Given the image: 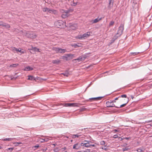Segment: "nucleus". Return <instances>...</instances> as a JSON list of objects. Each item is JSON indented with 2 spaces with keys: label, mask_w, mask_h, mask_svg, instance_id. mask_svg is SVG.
Listing matches in <instances>:
<instances>
[{
  "label": "nucleus",
  "mask_w": 152,
  "mask_h": 152,
  "mask_svg": "<svg viewBox=\"0 0 152 152\" xmlns=\"http://www.w3.org/2000/svg\"><path fill=\"white\" fill-rule=\"evenodd\" d=\"M103 97H97L91 98H89V100H99L102 99Z\"/></svg>",
  "instance_id": "11"
},
{
  "label": "nucleus",
  "mask_w": 152,
  "mask_h": 152,
  "mask_svg": "<svg viewBox=\"0 0 152 152\" xmlns=\"http://www.w3.org/2000/svg\"><path fill=\"white\" fill-rule=\"evenodd\" d=\"M80 136V135H78L77 134H73L72 135V137L73 138H75L76 137H78Z\"/></svg>",
  "instance_id": "27"
},
{
  "label": "nucleus",
  "mask_w": 152,
  "mask_h": 152,
  "mask_svg": "<svg viewBox=\"0 0 152 152\" xmlns=\"http://www.w3.org/2000/svg\"><path fill=\"white\" fill-rule=\"evenodd\" d=\"M120 99V97H119V96H118V97H116V98L115 99V100H117L118 99Z\"/></svg>",
  "instance_id": "52"
},
{
  "label": "nucleus",
  "mask_w": 152,
  "mask_h": 152,
  "mask_svg": "<svg viewBox=\"0 0 152 152\" xmlns=\"http://www.w3.org/2000/svg\"><path fill=\"white\" fill-rule=\"evenodd\" d=\"M111 102H112V103H113L114 102H115V100L114 99V100H113L112 101H111Z\"/></svg>",
  "instance_id": "53"
},
{
  "label": "nucleus",
  "mask_w": 152,
  "mask_h": 152,
  "mask_svg": "<svg viewBox=\"0 0 152 152\" xmlns=\"http://www.w3.org/2000/svg\"><path fill=\"white\" fill-rule=\"evenodd\" d=\"M114 0H109V5L108 6V8L109 10L111 9L112 8Z\"/></svg>",
  "instance_id": "8"
},
{
  "label": "nucleus",
  "mask_w": 152,
  "mask_h": 152,
  "mask_svg": "<svg viewBox=\"0 0 152 152\" xmlns=\"http://www.w3.org/2000/svg\"><path fill=\"white\" fill-rule=\"evenodd\" d=\"M83 152H86V151H84Z\"/></svg>",
  "instance_id": "62"
},
{
  "label": "nucleus",
  "mask_w": 152,
  "mask_h": 152,
  "mask_svg": "<svg viewBox=\"0 0 152 152\" xmlns=\"http://www.w3.org/2000/svg\"><path fill=\"white\" fill-rule=\"evenodd\" d=\"M13 138H6L4 139H2V140L3 141H11L13 140Z\"/></svg>",
  "instance_id": "20"
},
{
  "label": "nucleus",
  "mask_w": 152,
  "mask_h": 152,
  "mask_svg": "<svg viewBox=\"0 0 152 152\" xmlns=\"http://www.w3.org/2000/svg\"><path fill=\"white\" fill-rule=\"evenodd\" d=\"M28 79L30 80H35L34 77L33 76H28Z\"/></svg>",
  "instance_id": "24"
},
{
  "label": "nucleus",
  "mask_w": 152,
  "mask_h": 152,
  "mask_svg": "<svg viewBox=\"0 0 152 152\" xmlns=\"http://www.w3.org/2000/svg\"><path fill=\"white\" fill-rule=\"evenodd\" d=\"M113 137L115 138H117L118 137V136L117 135V134H115V135H114V136H113Z\"/></svg>",
  "instance_id": "44"
},
{
  "label": "nucleus",
  "mask_w": 152,
  "mask_h": 152,
  "mask_svg": "<svg viewBox=\"0 0 152 152\" xmlns=\"http://www.w3.org/2000/svg\"><path fill=\"white\" fill-rule=\"evenodd\" d=\"M124 29V25L123 24H121L118 28L117 32L116 35L114 36L113 38L115 40L117 39L118 37H120L122 34Z\"/></svg>",
  "instance_id": "1"
},
{
  "label": "nucleus",
  "mask_w": 152,
  "mask_h": 152,
  "mask_svg": "<svg viewBox=\"0 0 152 152\" xmlns=\"http://www.w3.org/2000/svg\"><path fill=\"white\" fill-rule=\"evenodd\" d=\"M105 144V142L104 141H101L100 142V144L101 145H104Z\"/></svg>",
  "instance_id": "36"
},
{
  "label": "nucleus",
  "mask_w": 152,
  "mask_h": 152,
  "mask_svg": "<svg viewBox=\"0 0 152 152\" xmlns=\"http://www.w3.org/2000/svg\"><path fill=\"white\" fill-rule=\"evenodd\" d=\"M62 74L64 76H66L68 77L69 75V73L68 72H64L62 73Z\"/></svg>",
  "instance_id": "28"
},
{
  "label": "nucleus",
  "mask_w": 152,
  "mask_h": 152,
  "mask_svg": "<svg viewBox=\"0 0 152 152\" xmlns=\"http://www.w3.org/2000/svg\"><path fill=\"white\" fill-rule=\"evenodd\" d=\"M114 23V21H111L109 24V26H113Z\"/></svg>",
  "instance_id": "30"
},
{
  "label": "nucleus",
  "mask_w": 152,
  "mask_h": 152,
  "mask_svg": "<svg viewBox=\"0 0 152 152\" xmlns=\"http://www.w3.org/2000/svg\"><path fill=\"white\" fill-rule=\"evenodd\" d=\"M43 10L44 12H50V11H51V10H50L48 8H43Z\"/></svg>",
  "instance_id": "26"
},
{
  "label": "nucleus",
  "mask_w": 152,
  "mask_h": 152,
  "mask_svg": "<svg viewBox=\"0 0 152 152\" xmlns=\"http://www.w3.org/2000/svg\"><path fill=\"white\" fill-rule=\"evenodd\" d=\"M107 107H117V106L113 104L111 102L107 101L106 103Z\"/></svg>",
  "instance_id": "6"
},
{
  "label": "nucleus",
  "mask_w": 152,
  "mask_h": 152,
  "mask_svg": "<svg viewBox=\"0 0 152 152\" xmlns=\"http://www.w3.org/2000/svg\"><path fill=\"white\" fill-rule=\"evenodd\" d=\"M53 150L54 152H57L58 151V148H54L53 149Z\"/></svg>",
  "instance_id": "43"
},
{
  "label": "nucleus",
  "mask_w": 152,
  "mask_h": 152,
  "mask_svg": "<svg viewBox=\"0 0 152 152\" xmlns=\"http://www.w3.org/2000/svg\"><path fill=\"white\" fill-rule=\"evenodd\" d=\"M102 19V18H99V17H98L97 18L95 19L94 20H92L91 21V22L92 23H96L99 21L100 20H101Z\"/></svg>",
  "instance_id": "12"
},
{
  "label": "nucleus",
  "mask_w": 152,
  "mask_h": 152,
  "mask_svg": "<svg viewBox=\"0 0 152 152\" xmlns=\"http://www.w3.org/2000/svg\"><path fill=\"white\" fill-rule=\"evenodd\" d=\"M13 79V78H12L11 79V80H12V79Z\"/></svg>",
  "instance_id": "61"
},
{
  "label": "nucleus",
  "mask_w": 152,
  "mask_h": 152,
  "mask_svg": "<svg viewBox=\"0 0 152 152\" xmlns=\"http://www.w3.org/2000/svg\"><path fill=\"white\" fill-rule=\"evenodd\" d=\"M83 142L80 145L82 146H85L86 147H89V141H85L84 142ZM89 142H91L90 141H89Z\"/></svg>",
  "instance_id": "7"
},
{
  "label": "nucleus",
  "mask_w": 152,
  "mask_h": 152,
  "mask_svg": "<svg viewBox=\"0 0 152 152\" xmlns=\"http://www.w3.org/2000/svg\"><path fill=\"white\" fill-rule=\"evenodd\" d=\"M128 148H123V151H127L128 150Z\"/></svg>",
  "instance_id": "39"
},
{
  "label": "nucleus",
  "mask_w": 152,
  "mask_h": 152,
  "mask_svg": "<svg viewBox=\"0 0 152 152\" xmlns=\"http://www.w3.org/2000/svg\"><path fill=\"white\" fill-rule=\"evenodd\" d=\"M55 24L58 28H64L66 26V23L61 20H59L55 22Z\"/></svg>",
  "instance_id": "2"
},
{
  "label": "nucleus",
  "mask_w": 152,
  "mask_h": 152,
  "mask_svg": "<svg viewBox=\"0 0 152 152\" xmlns=\"http://www.w3.org/2000/svg\"><path fill=\"white\" fill-rule=\"evenodd\" d=\"M90 67V66H88V67Z\"/></svg>",
  "instance_id": "59"
},
{
  "label": "nucleus",
  "mask_w": 152,
  "mask_h": 152,
  "mask_svg": "<svg viewBox=\"0 0 152 152\" xmlns=\"http://www.w3.org/2000/svg\"><path fill=\"white\" fill-rule=\"evenodd\" d=\"M119 97L120 98V100L121 101H123V99H121V98H126L127 96L126 94H123V95H121L120 96H119Z\"/></svg>",
  "instance_id": "17"
},
{
  "label": "nucleus",
  "mask_w": 152,
  "mask_h": 152,
  "mask_svg": "<svg viewBox=\"0 0 152 152\" xmlns=\"http://www.w3.org/2000/svg\"><path fill=\"white\" fill-rule=\"evenodd\" d=\"M124 139H126V140H129V139H131V138H130V137H125V138H124Z\"/></svg>",
  "instance_id": "47"
},
{
  "label": "nucleus",
  "mask_w": 152,
  "mask_h": 152,
  "mask_svg": "<svg viewBox=\"0 0 152 152\" xmlns=\"http://www.w3.org/2000/svg\"><path fill=\"white\" fill-rule=\"evenodd\" d=\"M102 149L104 150L105 151H107V145H104V147H102L101 148Z\"/></svg>",
  "instance_id": "34"
},
{
  "label": "nucleus",
  "mask_w": 152,
  "mask_h": 152,
  "mask_svg": "<svg viewBox=\"0 0 152 152\" xmlns=\"http://www.w3.org/2000/svg\"><path fill=\"white\" fill-rule=\"evenodd\" d=\"M61 62V61L58 59L52 61V63L54 64H58Z\"/></svg>",
  "instance_id": "15"
},
{
  "label": "nucleus",
  "mask_w": 152,
  "mask_h": 152,
  "mask_svg": "<svg viewBox=\"0 0 152 152\" xmlns=\"http://www.w3.org/2000/svg\"><path fill=\"white\" fill-rule=\"evenodd\" d=\"M27 35L28 37L33 39L37 37L36 35L33 33H31L29 34H27Z\"/></svg>",
  "instance_id": "9"
},
{
  "label": "nucleus",
  "mask_w": 152,
  "mask_h": 152,
  "mask_svg": "<svg viewBox=\"0 0 152 152\" xmlns=\"http://www.w3.org/2000/svg\"><path fill=\"white\" fill-rule=\"evenodd\" d=\"M90 35L89 32H87L86 33H85L83 35H78L77 37V38L79 39H84L86 38Z\"/></svg>",
  "instance_id": "4"
},
{
  "label": "nucleus",
  "mask_w": 152,
  "mask_h": 152,
  "mask_svg": "<svg viewBox=\"0 0 152 152\" xmlns=\"http://www.w3.org/2000/svg\"><path fill=\"white\" fill-rule=\"evenodd\" d=\"M114 131L115 132H117V131L116 130V129H114Z\"/></svg>",
  "instance_id": "56"
},
{
  "label": "nucleus",
  "mask_w": 152,
  "mask_h": 152,
  "mask_svg": "<svg viewBox=\"0 0 152 152\" xmlns=\"http://www.w3.org/2000/svg\"><path fill=\"white\" fill-rule=\"evenodd\" d=\"M80 105V104L77 103H67L64 104L65 107H75L79 106Z\"/></svg>",
  "instance_id": "5"
},
{
  "label": "nucleus",
  "mask_w": 152,
  "mask_h": 152,
  "mask_svg": "<svg viewBox=\"0 0 152 152\" xmlns=\"http://www.w3.org/2000/svg\"><path fill=\"white\" fill-rule=\"evenodd\" d=\"M128 101H127L126 103L124 104H122V105H121L119 107H117L116 108H120L124 107H125L126 105V104L128 103Z\"/></svg>",
  "instance_id": "22"
},
{
  "label": "nucleus",
  "mask_w": 152,
  "mask_h": 152,
  "mask_svg": "<svg viewBox=\"0 0 152 152\" xmlns=\"http://www.w3.org/2000/svg\"><path fill=\"white\" fill-rule=\"evenodd\" d=\"M68 13V11L64 12L61 15L62 18H66L69 15Z\"/></svg>",
  "instance_id": "10"
},
{
  "label": "nucleus",
  "mask_w": 152,
  "mask_h": 152,
  "mask_svg": "<svg viewBox=\"0 0 152 152\" xmlns=\"http://www.w3.org/2000/svg\"><path fill=\"white\" fill-rule=\"evenodd\" d=\"M19 65L18 64H14L11 65L10 66V67H16Z\"/></svg>",
  "instance_id": "25"
},
{
  "label": "nucleus",
  "mask_w": 152,
  "mask_h": 152,
  "mask_svg": "<svg viewBox=\"0 0 152 152\" xmlns=\"http://www.w3.org/2000/svg\"><path fill=\"white\" fill-rule=\"evenodd\" d=\"M86 110V109L84 108V107H83L82 108H81L80 109V111L81 112L85 110Z\"/></svg>",
  "instance_id": "35"
},
{
  "label": "nucleus",
  "mask_w": 152,
  "mask_h": 152,
  "mask_svg": "<svg viewBox=\"0 0 152 152\" xmlns=\"http://www.w3.org/2000/svg\"><path fill=\"white\" fill-rule=\"evenodd\" d=\"M81 145H79L78 143L75 144L73 146V149L78 150L80 148Z\"/></svg>",
  "instance_id": "14"
},
{
  "label": "nucleus",
  "mask_w": 152,
  "mask_h": 152,
  "mask_svg": "<svg viewBox=\"0 0 152 152\" xmlns=\"http://www.w3.org/2000/svg\"><path fill=\"white\" fill-rule=\"evenodd\" d=\"M65 152H67V151H65Z\"/></svg>",
  "instance_id": "60"
},
{
  "label": "nucleus",
  "mask_w": 152,
  "mask_h": 152,
  "mask_svg": "<svg viewBox=\"0 0 152 152\" xmlns=\"http://www.w3.org/2000/svg\"><path fill=\"white\" fill-rule=\"evenodd\" d=\"M44 140H45V142H47L48 140V138L45 139Z\"/></svg>",
  "instance_id": "54"
},
{
  "label": "nucleus",
  "mask_w": 152,
  "mask_h": 152,
  "mask_svg": "<svg viewBox=\"0 0 152 152\" xmlns=\"http://www.w3.org/2000/svg\"><path fill=\"white\" fill-rule=\"evenodd\" d=\"M67 56L68 57V58H70V60L73 58V55L71 54H67Z\"/></svg>",
  "instance_id": "21"
},
{
  "label": "nucleus",
  "mask_w": 152,
  "mask_h": 152,
  "mask_svg": "<svg viewBox=\"0 0 152 152\" xmlns=\"http://www.w3.org/2000/svg\"><path fill=\"white\" fill-rule=\"evenodd\" d=\"M33 68L29 66H28L25 68L24 69V70L26 71H28L30 70H33Z\"/></svg>",
  "instance_id": "16"
},
{
  "label": "nucleus",
  "mask_w": 152,
  "mask_h": 152,
  "mask_svg": "<svg viewBox=\"0 0 152 152\" xmlns=\"http://www.w3.org/2000/svg\"><path fill=\"white\" fill-rule=\"evenodd\" d=\"M53 50L57 53H63L66 52V49H62L59 48H55L53 49Z\"/></svg>",
  "instance_id": "3"
},
{
  "label": "nucleus",
  "mask_w": 152,
  "mask_h": 152,
  "mask_svg": "<svg viewBox=\"0 0 152 152\" xmlns=\"http://www.w3.org/2000/svg\"><path fill=\"white\" fill-rule=\"evenodd\" d=\"M63 150V151H64L66 149V148L65 147L64 148H61Z\"/></svg>",
  "instance_id": "51"
},
{
  "label": "nucleus",
  "mask_w": 152,
  "mask_h": 152,
  "mask_svg": "<svg viewBox=\"0 0 152 152\" xmlns=\"http://www.w3.org/2000/svg\"><path fill=\"white\" fill-rule=\"evenodd\" d=\"M17 52H19L21 53H24V51L21 50V49L20 48L17 49Z\"/></svg>",
  "instance_id": "29"
},
{
  "label": "nucleus",
  "mask_w": 152,
  "mask_h": 152,
  "mask_svg": "<svg viewBox=\"0 0 152 152\" xmlns=\"http://www.w3.org/2000/svg\"><path fill=\"white\" fill-rule=\"evenodd\" d=\"M41 140L40 141V142H45V140H44V139H41Z\"/></svg>",
  "instance_id": "46"
},
{
  "label": "nucleus",
  "mask_w": 152,
  "mask_h": 152,
  "mask_svg": "<svg viewBox=\"0 0 152 152\" xmlns=\"http://www.w3.org/2000/svg\"><path fill=\"white\" fill-rule=\"evenodd\" d=\"M17 48L14 47H13L11 48V50L14 52H15V51H17Z\"/></svg>",
  "instance_id": "33"
},
{
  "label": "nucleus",
  "mask_w": 152,
  "mask_h": 152,
  "mask_svg": "<svg viewBox=\"0 0 152 152\" xmlns=\"http://www.w3.org/2000/svg\"><path fill=\"white\" fill-rule=\"evenodd\" d=\"M13 149H14V148H8V149L7 150L8 151L9 150L10 151V152H12Z\"/></svg>",
  "instance_id": "37"
},
{
  "label": "nucleus",
  "mask_w": 152,
  "mask_h": 152,
  "mask_svg": "<svg viewBox=\"0 0 152 152\" xmlns=\"http://www.w3.org/2000/svg\"><path fill=\"white\" fill-rule=\"evenodd\" d=\"M40 146L39 145H36L34 146L32 148H35L34 149V150H36L38 148L40 147Z\"/></svg>",
  "instance_id": "32"
},
{
  "label": "nucleus",
  "mask_w": 152,
  "mask_h": 152,
  "mask_svg": "<svg viewBox=\"0 0 152 152\" xmlns=\"http://www.w3.org/2000/svg\"><path fill=\"white\" fill-rule=\"evenodd\" d=\"M2 26L5 27L7 28H8L10 27V26L9 24L6 23H4Z\"/></svg>",
  "instance_id": "18"
},
{
  "label": "nucleus",
  "mask_w": 152,
  "mask_h": 152,
  "mask_svg": "<svg viewBox=\"0 0 152 152\" xmlns=\"http://www.w3.org/2000/svg\"><path fill=\"white\" fill-rule=\"evenodd\" d=\"M15 143L16 144V146H17L19 144H21V143H20V142H16V143Z\"/></svg>",
  "instance_id": "50"
},
{
  "label": "nucleus",
  "mask_w": 152,
  "mask_h": 152,
  "mask_svg": "<svg viewBox=\"0 0 152 152\" xmlns=\"http://www.w3.org/2000/svg\"><path fill=\"white\" fill-rule=\"evenodd\" d=\"M31 50H33L35 52H39V49L37 48L36 47H32V48L31 49Z\"/></svg>",
  "instance_id": "19"
},
{
  "label": "nucleus",
  "mask_w": 152,
  "mask_h": 152,
  "mask_svg": "<svg viewBox=\"0 0 152 152\" xmlns=\"http://www.w3.org/2000/svg\"><path fill=\"white\" fill-rule=\"evenodd\" d=\"M4 23L2 21H0V26H2Z\"/></svg>",
  "instance_id": "41"
},
{
  "label": "nucleus",
  "mask_w": 152,
  "mask_h": 152,
  "mask_svg": "<svg viewBox=\"0 0 152 152\" xmlns=\"http://www.w3.org/2000/svg\"><path fill=\"white\" fill-rule=\"evenodd\" d=\"M77 5V3L73 2L72 4H71V5L73 6H75Z\"/></svg>",
  "instance_id": "40"
},
{
  "label": "nucleus",
  "mask_w": 152,
  "mask_h": 152,
  "mask_svg": "<svg viewBox=\"0 0 152 152\" xmlns=\"http://www.w3.org/2000/svg\"><path fill=\"white\" fill-rule=\"evenodd\" d=\"M89 147H91V146H93V147L95 146V145L94 144H89Z\"/></svg>",
  "instance_id": "48"
},
{
  "label": "nucleus",
  "mask_w": 152,
  "mask_h": 152,
  "mask_svg": "<svg viewBox=\"0 0 152 152\" xmlns=\"http://www.w3.org/2000/svg\"><path fill=\"white\" fill-rule=\"evenodd\" d=\"M140 52H134V53H130V54H131V56H135L136 55L139 53H140Z\"/></svg>",
  "instance_id": "31"
},
{
  "label": "nucleus",
  "mask_w": 152,
  "mask_h": 152,
  "mask_svg": "<svg viewBox=\"0 0 152 152\" xmlns=\"http://www.w3.org/2000/svg\"><path fill=\"white\" fill-rule=\"evenodd\" d=\"M47 150V148H45L42 149V150L43 151L45 152V151Z\"/></svg>",
  "instance_id": "49"
},
{
  "label": "nucleus",
  "mask_w": 152,
  "mask_h": 152,
  "mask_svg": "<svg viewBox=\"0 0 152 152\" xmlns=\"http://www.w3.org/2000/svg\"><path fill=\"white\" fill-rule=\"evenodd\" d=\"M63 58L66 61L70 60V58H68V57L67 56V54H66L65 56H63Z\"/></svg>",
  "instance_id": "23"
},
{
  "label": "nucleus",
  "mask_w": 152,
  "mask_h": 152,
  "mask_svg": "<svg viewBox=\"0 0 152 152\" xmlns=\"http://www.w3.org/2000/svg\"><path fill=\"white\" fill-rule=\"evenodd\" d=\"M131 98H132V99H133V98H134V97L132 96Z\"/></svg>",
  "instance_id": "57"
},
{
  "label": "nucleus",
  "mask_w": 152,
  "mask_h": 152,
  "mask_svg": "<svg viewBox=\"0 0 152 152\" xmlns=\"http://www.w3.org/2000/svg\"><path fill=\"white\" fill-rule=\"evenodd\" d=\"M86 152H90V150L88 149L87 151H86Z\"/></svg>",
  "instance_id": "55"
},
{
  "label": "nucleus",
  "mask_w": 152,
  "mask_h": 152,
  "mask_svg": "<svg viewBox=\"0 0 152 152\" xmlns=\"http://www.w3.org/2000/svg\"><path fill=\"white\" fill-rule=\"evenodd\" d=\"M85 58L83 57L82 56H80L78 58H77L76 59H75L73 60V61L74 62L76 60L78 61H80L82 60H84Z\"/></svg>",
  "instance_id": "13"
},
{
  "label": "nucleus",
  "mask_w": 152,
  "mask_h": 152,
  "mask_svg": "<svg viewBox=\"0 0 152 152\" xmlns=\"http://www.w3.org/2000/svg\"><path fill=\"white\" fill-rule=\"evenodd\" d=\"M2 148V147L1 146H0V149Z\"/></svg>",
  "instance_id": "58"
},
{
  "label": "nucleus",
  "mask_w": 152,
  "mask_h": 152,
  "mask_svg": "<svg viewBox=\"0 0 152 152\" xmlns=\"http://www.w3.org/2000/svg\"><path fill=\"white\" fill-rule=\"evenodd\" d=\"M115 40L114 39H113V38L112 39V40H111V42L110 43V44H112L115 41Z\"/></svg>",
  "instance_id": "42"
},
{
  "label": "nucleus",
  "mask_w": 152,
  "mask_h": 152,
  "mask_svg": "<svg viewBox=\"0 0 152 152\" xmlns=\"http://www.w3.org/2000/svg\"><path fill=\"white\" fill-rule=\"evenodd\" d=\"M73 46L75 48H77V47H79L78 45L77 44H74L73 45Z\"/></svg>",
  "instance_id": "38"
},
{
  "label": "nucleus",
  "mask_w": 152,
  "mask_h": 152,
  "mask_svg": "<svg viewBox=\"0 0 152 152\" xmlns=\"http://www.w3.org/2000/svg\"><path fill=\"white\" fill-rule=\"evenodd\" d=\"M123 139H124V138H121V137H119L118 138V140L120 141H122Z\"/></svg>",
  "instance_id": "45"
}]
</instances>
